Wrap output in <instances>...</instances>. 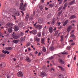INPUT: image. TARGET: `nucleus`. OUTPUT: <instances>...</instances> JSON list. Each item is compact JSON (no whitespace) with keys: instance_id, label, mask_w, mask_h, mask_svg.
Listing matches in <instances>:
<instances>
[{"instance_id":"obj_1","label":"nucleus","mask_w":78,"mask_h":78,"mask_svg":"<svg viewBox=\"0 0 78 78\" xmlns=\"http://www.w3.org/2000/svg\"><path fill=\"white\" fill-rule=\"evenodd\" d=\"M21 2L22 3H20V6L19 9L24 11L26 10V6L27 4L25 3L23 5V3H22L23 2V0H21Z\"/></svg>"},{"instance_id":"obj_2","label":"nucleus","mask_w":78,"mask_h":78,"mask_svg":"<svg viewBox=\"0 0 78 78\" xmlns=\"http://www.w3.org/2000/svg\"><path fill=\"white\" fill-rule=\"evenodd\" d=\"M56 27H55L54 29H53V27H50L48 29L49 31L51 34L53 33V30L55 31L56 30Z\"/></svg>"},{"instance_id":"obj_3","label":"nucleus","mask_w":78,"mask_h":78,"mask_svg":"<svg viewBox=\"0 0 78 78\" xmlns=\"http://www.w3.org/2000/svg\"><path fill=\"white\" fill-rule=\"evenodd\" d=\"M29 33H30V35L31 34V33H32L33 35H35L37 34V32L36 30H33L32 31H30Z\"/></svg>"},{"instance_id":"obj_4","label":"nucleus","mask_w":78,"mask_h":78,"mask_svg":"<svg viewBox=\"0 0 78 78\" xmlns=\"http://www.w3.org/2000/svg\"><path fill=\"white\" fill-rule=\"evenodd\" d=\"M12 36L15 39H17L19 38V37L16 34H15L14 32L13 33V34H12Z\"/></svg>"},{"instance_id":"obj_5","label":"nucleus","mask_w":78,"mask_h":78,"mask_svg":"<svg viewBox=\"0 0 78 78\" xmlns=\"http://www.w3.org/2000/svg\"><path fill=\"white\" fill-rule=\"evenodd\" d=\"M13 28L16 31H17L19 30V27L17 25H15Z\"/></svg>"},{"instance_id":"obj_6","label":"nucleus","mask_w":78,"mask_h":78,"mask_svg":"<svg viewBox=\"0 0 78 78\" xmlns=\"http://www.w3.org/2000/svg\"><path fill=\"white\" fill-rule=\"evenodd\" d=\"M0 66L2 68H3L6 66V64L5 63H4V62H2V63H1V64H0Z\"/></svg>"},{"instance_id":"obj_7","label":"nucleus","mask_w":78,"mask_h":78,"mask_svg":"<svg viewBox=\"0 0 78 78\" xmlns=\"http://www.w3.org/2000/svg\"><path fill=\"white\" fill-rule=\"evenodd\" d=\"M40 76L43 78V77L44 76H47V74L45 72H42L41 73V74L40 75Z\"/></svg>"},{"instance_id":"obj_8","label":"nucleus","mask_w":78,"mask_h":78,"mask_svg":"<svg viewBox=\"0 0 78 78\" xmlns=\"http://www.w3.org/2000/svg\"><path fill=\"white\" fill-rule=\"evenodd\" d=\"M42 25L38 24L36 26V28H37L38 29H42Z\"/></svg>"},{"instance_id":"obj_9","label":"nucleus","mask_w":78,"mask_h":78,"mask_svg":"<svg viewBox=\"0 0 78 78\" xmlns=\"http://www.w3.org/2000/svg\"><path fill=\"white\" fill-rule=\"evenodd\" d=\"M72 29V26L71 25L69 26L67 28V31L68 32H69Z\"/></svg>"},{"instance_id":"obj_10","label":"nucleus","mask_w":78,"mask_h":78,"mask_svg":"<svg viewBox=\"0 0 78 78\" xmlns=\"http://www.w3.org/2000/svg\"><path fill=\"white\" fill-rule=\"evenodd\" d=\"M40 39L37 37H35L34 38V40L35 41H37V42H40Z\"/></svg>"},{"instance_id":"obj_11","label":"nucleus","mask_w":78,"mask_h":78,"mask_svg":"<svg viewBox=\"0 0 78 78\" xmlns=\"http://www.w3.org/2000/svg\"><path fill=\"white\" fill-rule=\"evenodd\" d=\"M8 32L9 33H11L12 32V27H11L10 28L8 29Z\"/></svg>"},{"instance_id":"obj_12","label":"nucleus","mask_w":78,"mask_h":78,"mask_svg":"<svg viewBox=\"0 0 78 78\" xmlns=\"http://www.w3.org/2000/svg\"><path fill=\"white\" fill-rule=\"evenodd\" d=\"M55 20H56V19L55 18H54L53 19L51 23V25L52 26L54 25L55 24Z\"/></svg>"},{"instance_id":"obj_13","label":"nucleus","mask_w":78,"mask_h":78,"mask_svg":"<svg viewBox=\"0 0 78 78\" xmlns=\"http://www.w3.org/2000/svg\"><path fill=\"white\" fill-rule=\"evenodd\" d=\"M43 22V19L41 18H40L38 20V22L39 23H42Z\"/></svg>"},{"instance_id":"obj_14","label":"nucleus","mask_w":78,"mask_h":78,"mask_svg":"<svg viewBox=\"0 0 78 78\" xmlns=\"http://www.w3.org/2000/svg\"><path fill=\"white\" fill-rule=\"evenodd\" d=\"M29 15L28 14H27L26 17H25V19L26 21H27L29 19Z\"/></svg>"},{"instance_id":"obj_15","label":"nucleus","mask_w":78,"mask_h":78,"mask_svg":"<svg viewBox=\"0 0 78 78\" xmlns=\"http://www.w3.org/2000/svg\"><path fill=\"white\" fill-rule=\"evenodd\" d=\"M17 76L20 77H22L23 76V74L21 72H19L17 75Z\"/></svg>"},{"instance_id":"obj_16","label":"nucleus","mask_w":78,"mask_h":78,"mask_svg":"<svg viewBox=\"0 0 78 78\" xmlns=\"http://www.w3.org/2000/svg\"><path fill=\"white\" fill-rule=\"evenodd\" d=\"M69 21L68 20H66L63 24V26H66L67 24V23H69Z\"/></svg>"},{"instance_id":"obj_17","label":"nucleus","mask_w":78,"mask_h":78,"mask_svg":"<svg viewBox=\"0 0 78 78\" xmlns=\"http://www.w3.org/2000/svg\"><path fill=\"white\" fill-rule=\"evenodd\" d=\"M2 52L3 53H4L5 54H6L7 53L8 54H9L10 53V52H8L6 50L4 51V50H3L2 51Z\"/></svg>"},{"instance_id":"obj_18","label":"nucleus","mask_w":78,"mask_h":78,"mask_svg":"<svg viewBox=\"0 0 78 78\" xmlns=\"http://www.w3.org/2000/svg\"><path fill=\"white\" fill-rule=\"evenodd\" d=\"M42 34L41 32L38 33L37 34V36L39 37H41V36Z\"/></svg>"},{"instance_id":"obj_19","label":"nucleus","mask_w":78,"mask_h":78,"mask_svg":"<svg viewBox=\"0 0 78 78\" xmlns=\"http://www.w3.org/2000/svg\"><path fill=\"white\" fill-rule=\"evenodd\" d=\"M26 60L28 62H30L31 61V60L30 59V58L29 57H27L26 58Z\"/></svg>"},{"instance_id":"obj_20","label":"nucleus","mask_w":78,"mask_h":78,"mask_svg":"<svg viewBox=\"0 0 78 78\" xmlns=\"http://www.w3.org/2000/svg\"><path fill=\"white\" fill-rule=\"evenodd\" d=\"M52 14L51 13L49 14L47 16V18L49 19L51 17Z\"/></svg>"},{"instance_id":"obj_21","label":"nucleus","mask_w":78,"mask_h":78,"mask_svg":"<svg viewBox=\"0 0 78 78\" xmlns=\"http://www.w3.org/2000/svg\"><path fill=\"white\" fill-rule=\"evenodd\" d=\"M19 39L16 40H14L13 41V42L16 44H17L19 43Z\"/></svg>"},{"instance_id":"obj_22","label":"nucleus","mask_w":78,"mask_h":78,"mask_svg":"<svg viewBox=\"0 0 78 78\" xmlns=\"http://www.w3.org/2000/svg\"><path fill=\"white\" fill-rule=\"evenodd\" d=\"M58 67H59V68L60 69V70L62 71H64L65 70V69L61 66H59Z\"/></svg>"},{"instance_id":"obj_23","label":"nucleus","mask_w":78,"mask_h":78,"mask_svg":"<svg viewBox=\"0 0 78 78\" xmlns=\"http://www.w3.org/2000/svg\"><path fill=\"white\" fill-rule=\"evenodd\" d=\"M59 61H60V63L61 64H63L64 63V61L62 59H59Z\"/></svg>"},{"instance_id":"obj_24","label":"nucleus","mask_w":78,"mask_h":78,"mask_svg":"<svg viewBox=\"0 0 78 78\" xmlns=\"http://www.w3.org/2000/svg\"><path fill=\"white\" fill-rule=\"evenodd\" d=\"M20 14V12H17L15 13V15L16 16H19Z\"/></svg>"},{"instance_id":"obj_25","label":"nucleus","mask_w":78,"mask_h":78,"mask_svg":"<svg viewBox=\"0 0 78 78\" xmlns=\"http://www.w3.org/2000/svg\"><path fill=\"white\" fill-rule=\"evenodd\" d=\"M12 48L11 47L5 48V49L7 50H12Z\"/></svg>"},{"instance_id":"obj_26","label":"nucleus","mask_w":78,"mask_h":78,"mask_svg":"<svg viewBox=\"0 0 78 78\" xmlns=\"http://www.w3.org/2000/svg\"><path fill=\"white\" fill-rule=\"evenodd\" d=\"M64 0H58L59 4L60 5L62 3Z\"/></svg>"},{"instance_id":"obj_27","label":"nucleus","mask_w":78,"mask_h":78,"mask_svg":"<svg viewBox=\"0 0 78 78\" xmlns=\"http://www.w3.org/2000/svg\"><path fill=\"white\" fill-rule=\"evenodd\" d=\"M76 18V16L73 15H72L70 17V19H73Z\"/></svg>"},{"instance_id":"obj_28","label":"nucleus","mask_w":78,"mask_h":78,"mask_svg":"<svg viewBox=\"0 0 78 78\" xmlns=\"http://www.w3.org/2000/svg\"><path fill=\"white\" fill-rule=\"evenodd\" d=\"M25 37H21L20 39L21 41L22 42L24 41L25 40Z\"/></svg>"},{"instance_id":"obj_29","label":"nucleus","mask_w":78,"mask_h":78,"mask_svg":"<svg viewBox=\"0 0 78 78\" xmlns=\"http://www.w3.org/2000/svg\"><path fill=\"white\" fill-rule=\"evenodd\" d=\"M7 26L9 27H12V24L10 23H8L7 24Z\"/></svg>"},{"instance_id":"obj_30","label":"nucleus","mask_w":78,"mask_h":78,"mask_svg":"<svg viewBox=\"0 0 78 78\" xmlns=\"http://www.w3.org/2000/svg\"><path fill=\"white\" fill-rule=\"evenodd\" d=\"M75 2V1H72L71 2H70L69 3V5H72Z\"/></svg>"},{"instance_id":"obj_31","label":"nucleus","mask_w":78,"mask_h":78,"mask_svg":"<svg viewBox=\"0 0 78 78\" xmlns=\"http://www.w3.org/2000/svg\"><path fill=\"white\" fill-rule=\"evenodd\" d=\"M58 77L59 78H64L63 75L62 74L59 75Z\"/></svg>"},{"instance_id":"obj_32","label":"nucleus","mask_w":78,"mask_h":78,"mask_svg":"<svg viewBox=\"0 0 78 78\" xmlns=\"http://www.w3.org/2000/svg\"><path fill=\"white\" fill-rule=\"evenodd\" d=\"M41 43L45 44L44 43V39L42 38L41 39Z\"/></svg>"},{"instance_id":"obj_33","label":"nucleus","mask_w":78,"mask_h":78,"mask_svg":"<svg viewBox=\"0 0 78 78\" xmlns=\"http://www.w3.org/2000/svg\"><path fill=\"white\" fill-rule=\"evenodd\" d=\"M62 54H63V55H65V54L68 55L69 54V53L68 52H65V51H64L62 53Z\"/></svg>"},{"instance_id":"obj_34","label":"nucleus","mask_w":78,"mask_h":78,"mask_svg":"<svg viewBox=\"0 0 78 78\" xmlns=\"http://www.w3.org/2000/svg\"><path fill=\"white\" fill-rule=\"evenodd\" d=\"M54 49V47H51L50 48V50L51 51H53Z\"/></svg>"},{"instance_id":"obj_35","label":"nucleus","mask_w":78,"mask_h":78,"mask_svg":"<svg viewBox=\"0 0 78 78\" xmlns=\"http://www.w3.org/2000/svg\"><path fill=\"white\" fill-rule=\"evenodd\" d=\"M61 37V40H60V41H61V42H62L63 41V36H62Z\"/></svg>"},{"instance_id":"obj_36","label":"nucleus","mask_w":78,"mask_h":78,"mask_svg":"<svg viewBox=\"0 0 78 78\" xmlns=\"http://www.w3.org/2000/svg\"><path fill=\"white\" fill-rule=\"evenodd\" d=\"M24 34L22 32H21L20 33L19 35L20 36H23V35Z\"/></svg>"},{"instance_id":"obj_37","label":"nucleus","mask_w":78,"mask_h":78,"mask_svg":"<svg viewBox=\"0 0 78 78\" xmlns=\"http://www.w3.org/2000/svg\"><path fill=\"white\" fill-rule=\"evenodd\" d=\"M48 43H49V44L51 43L50 39L49 38H48Z\"/></svg>"},{"instance_id":"obj_38","label":"nucleus","mask_w":78,"mask_h":78,"mask_svg":"<svg viewBox=\"0 0 78 78\" xmlns=\"http://www.w3.org/2000/svg\"><path fill=\"white\" fill-rule=\"evenodd\" d=\"M43 51L44 52L46 51V49L44 47L43 48Z\"/></svg>"},{"instance_id":"obj_39","label":"nucleus","mask_w":78,"mask_h":78,"mask_svg":"<svg viewBox=\"0 0 78 78\" xmlns=\"http://www.w3.org/2000/svg\"><path fill=\"white\" fill-rule=\"evenodd\" d=\"M33 20V17H30L29 18V20L30 21H32Z\"/></svg>"},{"instance_id":"obj_40","label":"nucleus","mask_w":78,"mask_h":78,"mask_svg":"<svg viewBox=\"0 0 78 78\" xmlns=\"http://www.w3.org/2000/svg\"><path fill=\"white\" fill-rule=\"evenodd\" d=\"M39 8L41 10H42L43 9V7L42 6H40Z\"/></svg>"},{"instance_id":"obj_41","label":"nucleus","mask_w":78,"mask_h":78,"mask_svg":"<svg viewBox=\"0 0 78 78\" xmlns=\"http://www.w3.org/2000/svg\"><path fill=\"white\" fill-rule=\"evenodd\" d=\"M49 6L51 7H53L54 6V5L52 4H50L49 5Z\"/></svg>"},{"instance_id":"obj_42","label":"nucleus","mask_w":78,"mask_h":78,"mask_svg":"<svg viewBox=\"0 0 78 78\" xmlns=\"http://www.w3.org/2000/svg\"><path fill=\"white\" fill-rule=\"evenodd\" d=\"M62 11L61 12H58V16H60V15H61V14L62 13Z\"/></svg>"},{"instance_id":"obj_43","label":"nucleus","mask_w":78,"mask_h":78,"mask_svg":"<svg viewBox=\"0 0 78 78\" xmlns=\"http://www.w3.org/2000/svg\"><path fill=\"white\" fill-rule=\"evenodd\" d=\"M29 56H32V57L33 56V55L32 53H30L29 54Z\"/></svg>"},{"instance_id":"obj_44","label":"nucleus","mask_w":78,"mask_h":78,"mask_svg":"<svg viewBox=\"0 0 78 78\" xmlns=\"http://www.w3.org/2000/svg\"><path fill=\"white\" fill-rule=\"evenodd\" d=\"M31 47L32 48H33V50H35V48H34V46L33 45H31Z\"/></svg>"},{"instance_id":"obj_45","label":"nucleus","mask_w":78,"mask_h":78,"mask_svg":"<svg viewBox=\"0 0 78 78\" xmlns=\"http://www.w3.org/2000/svg\"><path fill=\"white\" fill-rule=\"evenodd\" d=\"M53 58H54L53 56H52L51 57L49 58V59H53Z\"/></svg>"},{"instance_id":"obj_46","label":"nucleus","mask_w":78,"mask_h":78,"mask_svg":"<svg viewBox=\"0 0 78 78\" xmlns=\"http://www.w3.org/2000/svg\"><path fill=\"white\" fill-rule=\"evenodd\" d=\"M57 24H58V26H59V25L61 24V23L59 21H58L57 23Z\"/></svg>"},{"instance_id":"obj_47","label":"nucleus","mask_w":78,"mask_h":78,"mask_svg":"<svg viewBox=\"0 0 78 78\" xmlns=\"http://www.w3.org/2000/svg\"><path fill=\"white\" fill-rule=\"evenodd\" d=\"M2 35L3 34L1 33H0V38L2 37Z\"/></svg>"},{"instance_id":"obj_48","label":"nucleus","mask_w":78,"mask_h":78,"mask_svg":"<svg viewBox=\"0 0 78 78\" xmlns=\"http://www.w3.org/2000/svg\"><path fill=\"white\" fill-rule=\"evenodd\" d=\"M42 35L43 36H44L45 35V32H42Z\"/></svg>"},{"instance_id":"obj_49","label":"nucleus","mask_w":78,"mask_h":78,"mask_svg":"<svg viewBox=\"0 0 78 78\" xmlns=\"http://www.w3.org/2000/svg\"><path fill=\"white\" fill-rule=\"evenodd\" d=\"M68 50H70L71 48V47L70 46H68L67 47Z\"/></svg>"},{"instance_id":"obj_50","label":"nucleus","mask_w":78,"mask_h":78,"mask_svg":"<svg viewBox=\"0 0 78 78\" xmlns=\"http://www.w3.org/2000/svg\"><path fill=\"white\" fill-rule=\"evenodd\" d=\"M41 53L39 52V53H38V54L37 55V56H41Z\"/></svg>"},{"instance_id":"obj_51","label":"nucleus","mask_w":78,"mask_h":78,"mask_svg":"<svg viewBox=\"0 0 78 78\" xmlns=\"http://www.w3.org/2000/svg\"><path fill=\"white\" fill-rule=\"evenodd\" d=\"M19 26L20 27H23L22 25H21V23L19 25Z\"/></svg>"},{"instance_id":"obj_52","label":"nucleus","mask_w":78,"mask_h":78,"mask_svg":"<svg viewBox=\"0 0 78 78\" xmlns=\"http://www.w3.org/2000/svg\"><path fill=\"white\" fill-rule=\"evenodd\" d=\"M29 31V29H28L27 30H26V31H25V33H28V32Z\"/></svg>"},{"instance_id":"obj_53","label":"nucleus","mask_w":78,"mask_h":78,"mask_svg":"<svg viewBox=\"0 0 78 78\" xmlns=\"http://www.w3.org/2000/svg\"><path fill=\"white\" fill-rule=\"evenodd\" d=\"M20 12L22 13V14H23L22 16H23L24 14V13L23 12V11H20Z\"/></svg>"},{"instance_id":"obj_54","label":"nucleus","mask_w":78,"mask_h":78,"mask_svg":"<svg viewBox=\"0 0 78 78\" xmlns=\"http://www.w3.org/2000/svg\"><path fill=\"white\" fill-rule=\"evenodd\" d=\"M34 53L35 54H37L38 53V52L37 51H36L35 52H34Z\"/></svg>"},{"instance_id":"obj_55","label":"nucleus","mask_w":78,"mask_h":78,"mask_svg":"<svg viewBox=\"0 0 78 78\" xmlns=\"http://www.w3.org/2000/svg\"><path fill=\"white\" fill-rule=\"evenodd\" d=\"M74 31H75V30H73L71 32L70 34H72L73 33H74Z\"/></svg>"},{"instance_id":"obj_56","label":"nucleus","mask_w":78,"mask_h":78,"mask_svg":"<svg viewBox=\"0 0 78 78\" xmlns=\"http://www.w3.org/2000/svg\"><path fill=\"white\" fill-rule=\"evenodd\" d=\"M75 43H72V44H71V45H74L75 44Z\"/></svg>"},{"instance_id":"obj_57","label":"nucleus","mask_w":78,"mask_h":78,"mask_svg":"<svg viewBox=\"0 0 78 78\" xmlns=\"http://www.w3.org/2000/svg\"><path fill=\"white\" fill-rule=\"evenodd\" d=\"M28 49V51H30L31 50V49H30V48H29Z\"/></svg>"},{"instance_id":"obj_58","label":"nucleus","mask_w":78,"mask_h":78,"mask_svg":"<svg viewBox=\"0 0 78 78\" xmlns=\"http://www.w3.org/2000/svg\"><path fill=\"white\" fill-rule=\"evenodd\" d=\"M58 30H57V31H56L55 33L56 34H57L58 33Z\"/></svg>"},{"instance_id":"obj_59","label":"nucleus","mask_w":78,"mask_h":78,"mask_svg":"<svg viewBox=\"0 0 78 78\" xmlns=\"http://www.w3.org/2000/svg\"><path fill=\"white\" fill-rule=\"evenodd\" d=\"M74 36V34H71V37H73Z\"/></svg>"},{"instance_id":"obj_60","label":"nucleus","mask_w":78,"mask_h":78,"mask_svg":"<svg viewBox=\"0 0 78 78\" xmlns=\"http://www.w3.org/2000/svg\"><path fill=\"white\" fill-rule=\"evenodd\" d=\"M67 3H66L64 4V6L65 7H66L67 6Z\"/></svg>"},{"instance_id":"obj_61","label":"nucleus","mask_w":78,"mask_h":78,"mask_svg":"<svg viewBox=\"0 0 78 78\" xmlns=\"http://www.w3.org/2000/svg\"><path fill=\"white\" fill-rule=\"evenodd\" d=\"M7 78H10V76H7Z\"/></svg>"},{"instance_id":"obj_62","label":"nucleus","mask_w":78,"mask_h":78,"mask_svg":"<svg viewBox=\"0 0 78 78\" xmlns=\"http://www.w3.org/2000/svg\"><path fill=\"white\" fill-rule=\"evenodd\" d=\"M51 70H53V71H54L55 70V69L53 68H51Z\"/></svg>"},{"instance_id":"obj_63","label":"nucleus","mask_w":78,"mask_h":78,"mask_svg":"<svg viewBox=\"0 0 78 78\" xmlns=\"http://www.w3.org/2000/svg\"><path fill=\"white\" fill-rule=\"evenodd\" d=\"M29 45H30V44H27V46L28 47L29 46Z\"/></svg>"},{"instance_id":"obj_64","label":"nucleus","mask_w":78,"mask_h":78,"mask_svg":"<svg viewBox=\"0 0 78 78\" xmlns=\"http://www.w3.org/2000/svg\"><path fill=\"white\" fill-rule=\"evenodd\" d=\"M61 9H62V8L61 7L59 8L58 9V10L59 11Z\"/></svg>"}]
</instances>
